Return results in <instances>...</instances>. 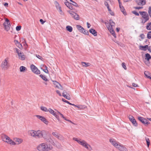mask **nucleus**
<instances>
[{"mask_svg": "<svg viewBox=\"0 0 151 151\" xmlns=\"http://www.w3.org/2000/svg\"><path fill=\"white\" fill-rule=\"evenodd\" d=\"M107 28L112 35L116 38V36L114 31L113 30V27H114L115 23L111 20L110 19L109 21H106L105 22Z\"/></svg>", "mask_w": 151, "mask_h": 151, "instance_id": "obj_1", "label": "nucleus"}, {"mask_svg": "<svg viewBox=\"0 0 151 151\" xmlns=\"http://www.w3.org/2000/svg\"><path fill=\"white\" fill-rule=\"evenodd\" d=\"M73 140L76 141L78 144L85 147L89 150H92V147L90 145H89L85 141L81 139L73 137Z\"/></svg>", "mask_w": 151, "mask_h": 151, "instance_id": "obj_2", "label": "nucleus"}, {"mask_svg": "<svg viewBox=\"0 0 151 151\" xmlns=\"http://www.w3.org/2000/svg\"><path fill=\"white\" fill-rule=\"evenodd\" d=\"M52 148V146L48 145L46 143H44L39 145L37 147V150L39 151H48Z\"/></svg>", "mask_w": 151, "mask_h": 151, "instance_id": "obj_3", "label": "nucleus"}, {"mask_svg": "<svg viewBox=\"0 0 151 151\" xmlns=\"http://www.w3.org/2000/svg\"><path fill=\"white\" fill-rule=\"evenodd\" d=\"M45 133V132L44 130H32L30 132V134L34 137L41 138L43 137V135Z\"/></svg>", "mask_w": 151, "mask_h": 151, "instance_id": "obj_4", "label": "nucleus"}, {"mask_svg": "<svg viewBox=\"0 0 151 151\" xmlns=\"http://www.w3.org/2000/svg\"><path fill=\"white\" fill-rule=\"evenodd\" d=\"M9 66L10 65L9 62L8 58H6L2 61L1 65L2 69L5 70H6L9 68Z\"/></svg>", "mask_w": 151, "mask_h": 151, "instance_id": "obj_5", "label": "nucleus"}, {"mask_svg": "<svg viewBox=\"0 0 151 151\" xmlns=\"http://www.w3.org/2000/svg\"><path fill=\"white\" fill-rule=\"evenodd\" d=\"M2 138L3 140L8 143L13 145H15V142L13 141L8 136L6 135H3L2 136Z\"/></svg>", "mask_w": 151, "mask_h": 151, "instance_id": "obj_6", "label": "nucleus"}, {"mask_svg": "<svg viewBox=\"0 0 151 151\" xmlns=\"http://www.w3.org/2000/svg\"><path fill=\"white\" fill-rule=\"evenodd\" d=\"M139 13L142 15L143 19L142 21V23L144 24L149 19V17L148 14L145 12H140Z\"/></svg>", "mask_w": 151, "mask_h": 151, "instance_id": "obj_7", "label": "nucleus"}, {"mask_svg": "<svg viewBox=\"0 0 151 151\" xmlns=\"http://www.w3.org/2000/svg\"><path fill=\"white\" fill-rule=\"evenodd\" d=\"M30 68L32 71L35 74L39 75L40 73V71L33 64L31 65Z\"/></svg>", "mask_w": 151, "mask_h": 151, "instance_id": "obj_8", "label": "nucleus"}, {"mask_svg": "<svg viewBox=\"0 0 151 151\" xmlns=\"http://www.w3.org/2000/svg\"><path fill=\"white\" fill-rule=\"evenodd\" d=\"M44 139L47 142H49L52 145H54V141L51 137L50 136H44Z\"/></svg>", "mask_w": 151, "mask_h": 151, "instance_id": "obj_9", "label": "nucleus"}, {"mask_svg": "<svg viewBox=\"0 0 151 151\" xmlns=\"http://www.w3.org/2000/svg\"><path fill=\"white\" fill-rule=\"evenodd\" d=\"M4 25L6 30L7 31H8L9 30L10 27L11 26V24L9 21L8 19L6 18L5 19V21L4 24Z\"/></svg>", "mask_w": 151, "mask_h": 151, "instance_id": "obj_10", "label": "nucleus"}, {"mask_svg": "<svg viewBox=\"0 0 151 151\" xmlns=\"http://www.w3.org/2000/svg\"><path fill=\"white\" fill-rule=\"evenodd\" d=\"M76 26L77 29L80 32L86 35H88L89 34L87 30H85L81 26L77 25Z\"/></svg>", "mask_w": 151, "mask_h": 151, "instance_id": "obj_11", "label": "nucleus"}, {"mask_svg": "<svg viewBox=\"0 0 151 151\" xmlns=\"http://www.w3.org/2000/svg\"><path fill=\"white\" fill-rule=\"evenodd\" d=\"M35 116L45 124H48V121L44 117L39 115H36Z\"/></svg>", "mask_w": 151, "mask_h": 151, "instance_id": "obj_12", "label": "nucleus"}, {"mask_svg": "<svg viewBox=\"0 0 151 151\" xmlns=\"http://www.w3.org/2000/svg\"><path fill=\"white\" fill-rule=\"evenodd\" d=\"M138 119L139 121H141L143 124H148L150 123L146 119L140 116L138 117Z\"/></svg>", "mask_w": 151, "mask_h": 151, "instance_id": "obj_13", "label": "nucleus"}, {"mask_svg": "<svg viewBox=\"0 0 151 151\" xmlns=\"http://www.w3.org/2000/svg\"><path fill=\"white\" fill-rule=\"evenodd\" d=\"M129 120L132 122L133 125L135 126H137V123L134 117L130 115L129 116Z\"/></svg>", "mask_w": 151, "mask_h": 151, "instance_id": "obj_14", "label": "nucleus"}, {"mask_svg": "<svg viewBox=\"0 0 151 151\" xmlns=\"http://www.w3.org/2000/svg\"><path fill=\"white\" fill-rule=\"evenodd\" d=\"M53 84L55 85V87L60 89L63 90V88L61 85L56 81H52Z\"/></svg>", "mask_w": 151, "mask_h": 151, "instance_id": "obj_15", "label": "nucleus"}, {"mask_svg": "<svg viewBox=\"0 0 151 151\" xmlns=\"http://www.w3.org/2000/svg\"><path fill=\"white\" fill-rule=\"evenodd\" d=\"M54 4L57 9L60 12V13L61 14L62 12V11L61 9V7L60 6L59 4L57 1H55Z\"/></svg>", "mask_w": 151, "mask_h": 151, "instance_id": "obj_16", "label": "nucleus"}, {"mask_svg": "<svg viewBox=\"0 0 151 151\" xmlns=\"http://www.w3.org/2000/svg\"><path fill=\"white\" fill-rule=\"evenodd\" d=\"M109 142L114 147L119 142L116 141L114 139L111 138L110 139Z\"/></svg>", "mask_w": 151, "mask_h": 151, "instance_id": "obj_17", "label": "nucleus"}, {"mask_svg": "<svg viewBox=\"0 0 151 151\" xmlns=\"http://www.w3.org/2000/svg\"><path fill=\"white\" fill-rule=\"evenodd\" d=\"M14 140L15 142V143H16V145L20 144L23 141V140L22 139L17 137L14 138Z\"/></svg>", "mask_w": 151, "mask_h": 151, "instance_id": "obj_18", "label": "nucleus"}, {"mask_svg": "<svg viewBox=\"0 0 151 151\" xmlns=\"http://www.w3.org/2000/svg\"><path fill=\"white\" fill-rule=\"evenodd\" d=\"M136 2L137 4L139 5L143 6L146 4L145 0H137Z\"/></svg>", "mask_w": 151, "mask_h": 151, "instance_id": "obj_19", "label": "nucleus"}, {"mask_svg": "<svg viewBox=\"0 0 151 151\" xmlns=\"http://www.w3.org/2000/svg\"><path fill=\"white\" fill-rule=\"evenodd\" d=\"M19 57L20 59L22 60H24L25 59V56L23 52H20V53H18Z\"/></svg>", "mask_w": 151, "mask_h": 151, "instance_id": "obj_20", "label": "nucleus"}, {"mask_svg": "<svg viewBox=\"0 0 151 151\" xmlns=\"http://www.w3.org/2000/svg\"><path fill=\"white\" fill-rule=\"evenodd\" d=\"M48 111L55 117H57V115L56 114V113L52 109L50 108L48 109Z\"/></svg>", "mask_w": 151, "mask_h": 151, "instance_id": "obj_21", "label": "nucleus"}, {"mask_svg": "<svg viewBox=\"0 0 151 151\" xmlns=\"http://www.w3.org/2000/svg\"><path fill=\"white\" fill-rule=\"evenodd\" d=\"M65 5L70 9H73V7L71 5V4H70L67 1L64 2Z\"/></svg>", "mask_w": 151, "mask_h": 151, "instance_id": "obj_22", "label": "nucleus"}, {"mask_svg": "<svg viewBox=\"0 0 151 151\" xmlns=\"http://www.w3.org/2000/svg\"><path fill=\"white\" fill-rule=\"evenodd\" d=\"M89 31L94 36H96L97 35L96 32L94 29H91L89 30Z\"/></svg>", "mask_w": 151, "mask_h": 151, "instance_id": "obj_23", "label": "nucleus"}, {"mask_svg": "<svg viewBox=\"0 0 151 151\" xmlns=\"http://www.w3.org/2000/svg\"><path fill=\"white\" fill-rule=\"evenodd\" d=\"M67 93L65 91H64L63 92V96L66 99L70 100V96L69 95H66L65 93Z\"/></svg>", "mask_w": 151, "mask_h": 151, "instance_id": "obj_24", "label": "nucleus"}, {"mask_svg": "<svg viewBox=\"0 0 151 151\" xmlns=\"http://www.w3.org/2000/svg\"><path fill=\"white\" fill-rule=\"evenodd\" d=\"M139 49L142 50L146 51L148 48V45H146L145 46H140Z\"/></svg>", "mask_w": 151, "mask_h": 151, "instance_id": "obj_25", "label": "nucleus"}, {"mask_svg": "<svg viewBox=\"0 0 151 151\" xmlns=\"http://www.w3.org/2000/svg\"><path fill=\"white\" fill-rule=\"evenodd\" d=\"M119 8L121 11L122 12L123 14L124 15H126V13L125 11H124L125 9L124 8V7L123 6H122V4L121 5H119Z\"/></svg>", "mask_w": 151, "mask_h": 151, "instance_id": "obj_26", "label": "nucleus"}, {"mask_svg": "<svg viewBox=\"0 0 151 151\" xmlns=\"http://www.w3.org/2000/svg\"><path fill=\"white\" fill-rule=\"evenodd\" d=\"M82 65L85 67H86L89 66L91 64L88 63H86L85 62H82L81 63Z\"/></svg>", "mask_w": 151, "mask_h": 151, "instance_id": "obj_27", "label": "nucleus"}, {"mask_svg": "<svg viewBox=\"0 0 151 151\" xmlns=\"http://www.w3.org/2000/svg\"><path fill=\"white\" fill-rule=\"evenodd\" d=\"M72 17L76 20H78L79 19V15L75 13L73 14V15Z\"/></svg>", "mask_w": 151, "mask_h": 151, "instance_id": "obj_28", "label": "nucleus"}, {"mask_svg": "<svg viewBox=\"0 0 151 151\" xmlns=\"http://www.w3.org/2000/svg\"><path fill=\"white\" fill-rule=\"evenodd\" d=\"M122 145L120 143L118 142L115 146V147L119 150L120 149H121Z\"/></svg>", "mask_w": 151, "mask_h": 151, "instance_id": "obj_29", "label": "nucleus"}, {"mask_svg": "<svg viewBox=\"0 0 151 151\" xmlns=\"http://www.w3.org/2000/svg\"><path fill=\"white\" fill-rule=\"evenodd\" d=\"M144 74L147 78L151 79V78L150 77V74L149 72L147 71H145L144 72Z\"/></svg>", "mask_w": 151, "mask_h": 151, "instance_id": "obj_30", "label": "nucleus"}, {"mask_svg": "<svg viewBox=\"0 0 151 151\" xmlns=\"http://www.w3.org/2000/svg\"><path fill=\"white\" fill-rule=\"evenodd\" d=\"M40 109L42 111L46 112H48V109L45 107L42 106L40 107Z\"/></svg>", "mask_w": 151, "mask_h": 151, "instance_id": "obj_31", "label": "nucleus"}, {"mask_svg": "<svg viewBox=\"0 0 151 151\" xmlns=\"http://www.w3.org/2000/svg\"><path fill=\"white\" fill-rule=\"evenodd\" d=\"M146 29L148 30H151V22L147 24Z\"/></svg>", "mask_w": 151, "mask_h": 151, "instance_id": "obj_32", "label": "nucleus"}, {"mask_svg": "<svg viewBox=\"0 0 151 151\" xmlns=\"http://www.w3.org/2000/svg\"><path fill=\"white\" fill-rule=\"evenodd\" d=\"M52 134L54 136L56 137L57 138L60 139V136L58 135V134L57 132H53Z\"/></svg>", "mask_w": 151, "mask_h": 151, "instance_id": "obj_33", "label": "nucleus"}, {"mask_svg": "<svg viewBox=\"0 0 151 151\" xmlns=\"http://www.w3.org/2000/svg\"><path fill=\"white\" fill-rule=\"evenodd\" d=\"M66 28L67 30L70 32H71L72 31L73 28L70 26H66Z\"/></svg>", "mask_w": 151, "mask_h": 151, "instance_id": "obj_34", "label": "nucleus"}, {"mask_svg": "<svg viewBox=\"0 0 151 151\" xmlns=\"http://www.w3.org/2000/svg\"><path fill=\"white\" fill-rule=\"evenodd\" d=\"M53 145L56 147L58 148H59L60 147V143L56 141H54V145Z\"/></svg>", "mask_w": 151, "mask_h": 151, "instance_id": "obj_35", "label": "nucleus"}, {"mask_svg": "<svg viewBox=\"0 0 151 151\" xmlns=\"http://www.w3.org/2000/svg\"><path fill=\"white\" fill-rule=\"evenodd\" d=\"M145 59L147 60H149L151 58L150 55L147 53L145 54Z\"/></svg>", "mask_w": 151, "mask_h": 151, "instance_id": "obj_36", "label": "nucleus"}, {"mask_svg": "<svg viewBox=\"0 0 151 151\" xmlns=\"http://www.w3.org/2000/svg\"><path fill=\"white\" fill-rule=\"evenodd\" d=\"M120 151H128L127 149L123 145H122V146L121 147V149H120Z\"/></svg>", "mask_w": 151, "mask_h": 151, "instance_id": "obj_37", "label": "nucleus"}, {"mask_svg": "<svg viewBox=\"0 0 151 151\" xmlns=\"http://www.w3.org/2000/svg\"><path fill=\"white\" fill-rule=\"evenodd\" d=\"M20 69L21 72H24L26 69V68L23 66H21L20 67Z\"/></svg>", "mask_w": 151, "mask_h": 151, "instance_id": "obj_38", "label": "nucleus"}, {"mask_svg": "<svg viewBox=\"0 0 151 151\" xmlns=\"http://www.w3.org/2000/svg\"><path fill=\"white\" fill-rule=\"evenodd\" d=\"M40 76L44 81H47V79L46 77V76H45L43 75H40Z\"/></svg>", "mask_w": 151, "mask_h": 151, "instance_id": "obj_39", "label": "nucleus"}, {"mask_svg": "<svg viewBox=\"0 0 151 151\" xmlns=\"http://www.w3.org/2000/svg\"><path fill=\"white\" fill-rule=\"evenodd\" d=\"M147 37L149 39L151 38V31L148 32L147 34Z\"/></svg>", "mask_w": 151, "mask_h": 151, "instance_id": "obj_40", "label": "nucleus"}, {"mask_svg": "<svg viewBox=\"0 0 151 151\" xmlns=\"http://www.w3.org/2000/svg\"><path fill=\"white\" fill-rule=\"evenodd\" d=\"M146 140L147 142V145L148 147H149V145L150 144V141L149 138H146Z\"/></svg>", "mask_w": 151, "mask_h": 151, "instance_id": "obj_41", "label": "nucleus"}, {"mask_svg": "<svg viewBox=\"0 0 151 151\" xmlns=\"http://www.w3.org/2000/svg\"><path fill=\"white\" fill-rule=\"evenodd\" d=\"M66 1H67V0H65ZM71 2H72V4H71L72 5L75 6H78V4H77L75 2L73 1L72 0H70Z\"/></svg>", "mask_w": 151, "mask_h": 151, "instance_id": "obj_42", "label": "nucleus"}, {"mask_svg": "<svg viewBox=\"0 0 151 151\" xmlns=\"http://www.w3.org/2000/svg\"><path fill=\"white\" fill-rule=\"evenodd\" d=\"M76 107H77L78 109H82L85 108L84 106H82V105H78V106H76Z\"/></svg>", "mask_w": 151, "mask_h": 151, "instance_id": "obj_43", "label": "nucleus"}, {"mask_svg": "<svg viewBox=\"0 0 151 151\" xmlns=\"http://www.w3.org/2000/svg\"><path fill=\"white\" fill-rule=\"evenodd\" d=\"M148 12L150 17H151V6L149 7Z\"/></svg>", "mask_w": 151, "mask_h": 151, "instance_id": "obj_44", "label": "nucleus"}, {"mask_svg": "<svg viewBox=\"0 0 151 151\" xmlns=\"http://www.w3.org/2000/svg\"><path fill=\"white\" fill-rule=\"evenodd\" d=\"M45 66V67L46 68L45 69H44V70H43V71L45 72V73H48V71L47 69V67L46 66V65H45V66Z\"/></svg>", "mask_w": 151, "mask_h": 151, "instance_id": "obj_45", "label": "nucleus"}, {"mask_svg": "<svg viewBox=\"0 0 151 151\" xmlns=\"http://www.w3.org/2000/svg\"><path fill=\"white\" fill-rule=\"evenodd\" d=\"M62 101L64 102H65V103H68V104H71V103H70V102H68V101H67L65 100V99H62Z\"/></svg>", "mask_w": 151, "mask_h": 151, "instance_id": "obj_46", "label": "nucleus"}, {"mask_svg": "<svg viewBox=\"0 0 151 151\" xmlns=\"http://www.w3.org/2000/svg\"><path fill=\"white\" fill-rule=\"evenodd\" d=\"M122 67L125 69L126 70L127 69V67L125 65V63H123L122 64Z\"/></svg>", "mask_w": 151, "mask_h": 151, "instance_id": "obj_47", "label": "nucleus"}, {"mask_svg": "<svg viewBox=\"0 0 151 151\" xmlns=\"http://www.w3.org/2000/svg\"><path fill=\"white\" fill-rule=\"evenodd\" d=\"M21 28V27L20 26H17L16 27V30L17 31H19Z\"/></svg>", "mask_w": 151, "mask_h": 151, "instance_id": "obj_48", "label": "nucleus"}, {"mask_svg": "<svg viewBox=\"0 0 151 151\" xmlns=\"http://www.w3.org/2000/svg\"><path fill=\"white\" fill-rule=\"evenodd\" d=\"M67 12L70 14L71 17H72L73 16V14H74L75 13L74 12H73L70 10L68 11Z\"/></svg>", "mask_w": 151, "mask_h": 151, "instance_id": "obj_49", "label": "nucleus"}, {"mask_svg": "<svg viewBox=\"0 0 151 151\" xmlns=\"http://www.w3.org/2000/svg\"><path fill=\"white\" fill-rule=\"evenodd\" d=\"M36 57L37 58H39V59H40L41 60H42L43 58L40 55H36Z\"/></svg>", "mask_w": 151, "mask_h": 151, "instance_id": "obj_50", "label": "nucleus"}, {"mask_svg": "<svg viewBox=\"0 0 151 151\" xmlns=\"http://www.w3.org/2000/svg\"><path fill=\"white\" fill-rule=\"evenodd\" d=\"M58 112L64 119L65 120L66 119V118L62 114H61L59 111H58Z\"/></svg>", "mask_w": 151, "mask_h": 151, "instance_id": "obj_51", "label": "nucleus"}, {"mask_svg": "<svg viewBox=\"0 0 151 151\" xmlns=\"http://www.w3.org/2000/svg\"><path fill=\"white\" fill-rule=\"evenodd\" d=\"M132 13L136 15L137 16H139V14L136 12V11H133Z\"/></svg>", "mask_w": 151, "mask_h": 151, "instance_id": "obj_52", "label": "nucleus"}, {"mask_svg": "<svg viewBox=\"0 0 151 151\" xmlns=\"http://www.w3.org/2000/svg\"><path fill=\"white\" fill-rule=\"evenodd\" d=\"M140 37L142 39H143L145 37V35L143 34H142L140 35Z\"/></svg>", "mask_w": 151, "mask_h": 151, "instance_id": "obj_53", "label": "nucleus"}, {"mask_svg": "<svg viewBox=\"0 0 151 151\" xmlns=\"http://www.w3.org/2000/svg\"><path fill=\"white\" fill-rule=\"evenodd\" d=\"M56 92L57 93V94H58L60 96H61V95L60 93V92L58 90H57L56 91Z\"/></svg>", "mask_w": 151, "mask_h": 151, "instance_id": "obj_54", "label": "nucleus"}, {"mask_svg": "<svg viewBox=\"0 0 151 151\" xmlns=\"http://www.w3.org/2000/svg\"><path fill=\"white\" fill-rule=\"evenodd\" d=\"M87 27L88 28H89L91 26V25L88 22L87 23Z\"/></svg>", "mask_w": 151, "mask_h": 151, "instance_id": "obj_55", "label": "nucleus"}, {"mask_svg": "<svg viewBox=\"0 0 151 151\" xmlns=\"http://www.w3.org/2000/svg\"><path fill=\"white\" fill-rule=\"evenodd\" d=\"M104 5L106 6H109V5L107 2L105 1L104 2Z\"/></svg>", "mask_w": 151, "mask_h": 151, "instance_id": "obj_56", "label": "nucleus"}, {"mask_svg": "<svg viewBox=\"0 0 151 151\" xmlns=\"http://www.w3.org/2000/svg\"><path fill=\"white\" fill-rule=\"evenodd\" d=\"M142 8H143V7L142 6H141V7H135V9H142Z\"/></svg>", "mask_w": 151, "mask_h": 151, "instance_id": "obj_57", "label": "nucleus"}, {"mask_svg": "<svg viewBox=\"0 0 151 151\" xmlns=\"http://www.w3.org/2000/svg\"><path fill=\"white\" fill-rule=\"evenodd\" d=\"M40 22L42 24H43L45 22L42 19H40Z\"/></svg>", "mask_w": 151, "mask_h": 151, "instance_id": "obj_58", "label": "nucleus"}, {"mask_svg": "<svg viewBox=\"0 0 151 151\" xmlns=\"http://www.w3.org/2000/svg\"><path fill=\"white\" fill-rule=\"evenodd\" d=\"M20 52H21V51H20L19 49H16V52L18 54V53H20Z\"/></svg>", "mask_w": 151, "mask_h": 151, "instance_id": "obj_59", "label": "nucleus"}, {"mask_svg": "<svg viewBox=\"0 0 151 151\" xmlns=\"http://www.w3.org/2000/svg\"><path fill=\"white\" fill-rule=\"evenodd\" d=\"M65 120L67 121H68L69 122H70L72 124H74V123L73 122H72L70 120L67 119L66 118V119H65Z\"/></svg>", "mask_w": 151, "mask_h": 151, "instance_id": "obj_60", "label": "nucleus"}, {"mask_svg": "<svg viewBox=\"0 0 151 151\" xmlns=\"http://www.w3.org/2000/svg\"><path fill=\"white\" fill-rule=\"evenodd\" d=\"M132 85L134 87H136L137 86V85L135 83H132Z\"/></svg>", "mask_w": 151, "mask_h": 151, "instance_id": "obj_61", "label": "nucleus"}, {"mask_svg": "<svg viewBox=\"0 0 151 151\" xmlns=\"http://www.w3.org/2000/svg\"><path fill=\"white\" fill-rule=\"evenodd\" d=\"M107 7V8L108 9V11H109V12H111V9H110V8H109V6H106Z\"/></svg>", "mask_w": 151, "mask_h": 151, "instance_id": "obj_62", "label": "nucleus"}, {"mask_svg": "<svg viewBox=\"0 0 151 151\" xmlns=\"http://www.w3.org/2000/svg\"><path fill=\"white\" fill-rule=\"evenodd\" d=\"M4 6H8V4L7 3H5L4 4Z\"/></svg>", "mask_w": 151, "mask_h": 151, "instance_id": "obj_63", "label": "nucleus"}, {"mask_svg": "<svg viewBox=\"0 0 151 151\" xmlns=\"http://www.w3.org/2000/svg\"><path fill=\"white\" fill-rule=\"evenodd\" d=\"M14 42L16 44L19 43L18 42L17 40H14Z\"/></svg>", "mask_w": 151, "mask_h": 151, "instance_id": "obj_64", "label": "nucleus"}]
</instances>
